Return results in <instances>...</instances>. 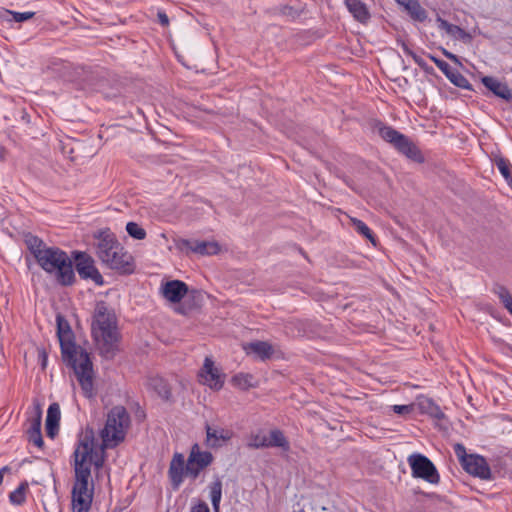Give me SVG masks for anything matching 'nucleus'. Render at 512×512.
I'll return each instance as SVG.
<instances>
[{
    "label": "nucleus",
    "mask_w": 512,
    "mask_h": 512,
    "mask_svg": "<svg viewBox=\"0 0 512 512\" xmlns=\"http://www.w3.org/2000/svg\"><path fill=\"white\" fill-rule=\"evenodd\" d=\"M454 453L468 474L482 480L492 479L491 469L485 457L478 454H467L465 446L461 443L454 445Z\"/></svg>",
    "instance_id": "6"
},
{
    "label": "nucleus",
    "mask_w": 512,
    "mask_h": 512,
    "mask_svg": "<svg viewBox=\"0 0 512 512\" xmlns=\"http://www.w3.org/2000/svg\"><path fill=\"white\" fill-rule=\"evenodd\" d=\"M130 422V415L126 408L120 405L114 406L108 412L105 426L100 431L102 449L113 448L124 441Z\"/></svg>",
    "instance_id": "5"
},
{
    "label": "nucleus",
    "mask_w": 512,
    "mask_h": 512,
    "mask_svg": "<svg viewBox=\"0 0 512 512\" xmlns=\"http://www.w3.org/2000/svg\"><path fill=\"white\" fill-rule=\"evenodd\" d=\"M398 3L403 6L410 17L418 22H424L427 19V12L421 6L419 0H398Z\"/></svg>",
    "instance_id": "27"
},
{
    "label": "nucleus",
    "mask_w": 512,
    "mask_h": 512,
    "mask_svg": "<svg viewBox=\"0 0 512 512\" xmlns=\"http://www.w3.org/2000/svg\"><path fill=\"white\" fill-rule=\"evenodd\" d=\"M222 487V481L218 476L215 477L214 481H212L208 486L209 496L214 512H219L220 509V502L222 499Z\"/></svg>",
    "instance_id": "30"
},
{
    "label": "nucleus",
    "mask_w": 512,
    "mask_h": 512,
    "mask_svg": "<svg viewBox=\"0 0 512 512\" xmlns=\"http://www.w3.org/2000/svg\"><path fill=\"white\" fill-rule=\"evenodd\" d=\"M436 21L438 23V28L446 31V33L449 34L451 37L461 40L466 44L472 42V35L463 28H461L460 26L451 24L447 20L441 18L440 16L437 17Z\"/></svg>",
    "instance_id": "23"
},
{
    "label": "nucleus",
    "mask_w": 512,
    "mask_h": 512,
    "mask_svg": "<svg viewBox=\"0 0 512 512\" xmlns=\"http://www.w3.org/2000/svg\"><path fill=\"white\" fill-rule=\"evenodd\" d=\"M126 231L128 235L136 240H143L146 238V231L136 222H128L126 224Z\"/></svg>",
    "instance_id": "37"
},
{
    "label": "nucleus",
    "mask_w": 512,
    "mask_h": 512,
    "mask_svg": "<svg viewBox=\"0 0 512 512\" xmlns=\"http://www.w3.org/2000/svg\"><path fill=\"white\" fill-rule=\"evenodd\" d=\"M175 246L180 252L186 255H189L190 253H195L201 256L216 255L220 251L218 243L211 241H199L180 238L175 241Z\"/></svg>",
    "instance_id": "10"
},
{
    "label": "nucleus",
    "mask_w": 512,
    "mask_h": 512,
    "mask_svg": "<svg viewBox=\"0 0 512 512\" xmlns=\"http://www.w3.org/2000/svg\"><path fill=\"white\" fill-rule=\"evenodd\" d=\"M147 388L157 394L164 402H173L170 383L161 376H151L147 379Z\"/></svg>",
    "instance_id": "20"
},
{
    "label": "nucleus",
    "mask_w": 512,
    "mask_h": 512,
    "mask_svg": "<svg viewBox=\"0 0 512 512\" xmlns=\"http://www.w3.org/2000/svg\"><path fill=\"white\" fill-rule=\"evenodd\" d=\"M281 13L285 16H289L291 18H296L299 16V12L295 10L292 6L285 5L281 8Z\"/></svg>",
    "instance_id": "46"
},
{
    "label": "nucleus",
    "mask_w": 512,
    "mask_h": 512,
    "mask_svg": "<svg viewBox=\"0 0 512 512\" xmlns=\"http://www.w3.org/2000/svg\"><path fill=\"white\" fill-rule=\"evenodd\" d=\"M481 83L491 91L495 96L510 101L512 99V92L506 83L499 81L493 76H483Z\"/></svg>",
    "instance_id": "22"
},
{
    "label": "nucleus",
    "mask_w": 512,
    "mask_h": 512,
    "mask_svg": "<svg viewBox=\"0 0 512 512\" xmlns=\"http://www.w3.org/2000/svg\"><path fill=\"white\" fill-rule=\"evenodd\" d=\"M94 238L98 240L96 252L101 261L104 258L109 257L113 250L121 251V244L118 242L114 233L109 229L96 232L94 234Z\"/></svg>",
    "instance_id": "13"
},
{
    "label": "nucleus",
    "mask_w": 512,
    "mask_h": 512,
    "mask_svg": "<svg viewBox=\"0 0 512 512\" xmlns=\"http://www.w3.org/2000/svg\"><path fill=\"white\" fill-rule=\"evenodd\" d=\"M6 154H7L6 148L3 147V146H0V160L1 161H5L6 160Z\"/></svg>",
    "instance_id": "52"
},
{
    "label": "nucleus",
    "mask_w": 512,
    "mask_h": 512,
    "mask_svg": "<svg viewBox=\"0 0 512 512\" xmlns=\"http://www.w3.org/2000/svg\"><path fill=\"white\" fill-rule=\"evenodd\" d=\"M72 510L73 512H89L94 494V486L90 490L82 491L72 488Z\"/></svg>",
    "instance_id": "21"
},
{
    "label": "nucleus",
    "mask_w": 512,
    "mask_h": 512,
    "mask_svg": "<svg viewBox=\"0 0 512 512\" xmlns=\"http://www.w3.org/2000/svg\"><path fill=\"white\" fill-rule=\"evenodd\" d=\"M60 419H61L60 406L58 403L54 402V403L50 404L47 409L46 422L55 423V424L59 425Z\"/></svg>",
    "instance_id": "38"
},
{
    "label": "nucleus",
    "mask_w": 512,
    "mask_h": 512,
    "mask_svg": "<svg viewBox=\"0 0 512 512\" xmlns=\"http://www.w3.org/2000/svg\"><path fill=\"white\" fill-rule=\"evenodd\" d=\"M412 58L414 60V62L422 69L426 70L427 69V63L425 62V60L423 58H421L420 56H418L417 54H413L412 55Z\"/></svg>",
    "instance_id": "49"
},
{
    "label": "nucleus",
    "mask_w": 512,
    "mask_h": 512,
    "mask_svg": "<svg viewBox=\"0 0 512 512\" xmlns=\"http://www.w3.org/2000/svg\"><path fill=\"white\" fill-rule=\"evenodd\" d=\"M34 16L35 12L31 11L16 12L5 8L0 9V20L9 24L13 22L22 23L33 18Z\"/></svg>",
    "instance_id": "28"
},
{
    "label": "nucleus",
    "mask_w": 512,
    "mask_h": 512,
    "mask_svg": "<svg viewBox=\"0 0 512 512\" xmlns=\"http://www.w3.org/2000/svg\"><path fill=\"white\" fill-rule=\"evenodd\" d=\"M37 264L60 286H73L77 281L72 265V251L68 254L57 246H50Z\"/></svg>",
    "instance_id": "3"
},
{
    "label": "nucleus",
    "mask_w": 512,
    "mask_h": 512,
    "mask_svg": "<svg viewBox=\"0 0 512 512\" xmlns=\"http://www.w3.org/2000/svg\"><path fill=\"white\" fill-rule=\"evenodd\" d=\"M493 291L499 297L505 308L508 307L510 303H512V296L505 286L496 285Z\"/></svg>",
    "instance_id": "39"
},
{
    "label": "nucleus",
    "mask_w": 512,
    "mask_h": 512,
    "mask_svg": "<svg viewBox=\"0 0 512 512\" xmlns=\"http://www.w3.org/2000/svg\"><path fill=\"white\" fill-rule=\"evenodd\" d=\"M38 361L41 365V368L44 370L47 367L48 362V353L45 348H38Z\"/></svg>",
    "instance_id": "43"
},
{
    "label": "nucleus",
    "mask_w": 512,
    "mask_h": 512,
    "mask_svg": "<svg viewBox=\"0 0 512 512\" xmlns=\"http://www.w3.org/2000/svg\"><path fill=\"white\" fill-rule=\"evenodd\" d=\"M506 309L512 315V302L510 303V305L508 307H506Z\"/></svg>",
    "instance_id": "53"
},
{
    "label": "nucleus",
    "mask_w": 512,
    "mask_h": 512,
    "mask_svg": "<svg viewBox=\"0 0 512 512\" xmlns=\"http://www.w3.org/2000/svg\"><path fill=\"white\" fill-rule=\"evenodd\" d=\"M248 349L261 360L270 359L273 355V347L265 341H255L248 344Z\"/></svg>",
    "instance_id": "31"
},
{
    "label": "nucleus",
    "mask_w": 512,
    "mask_h": 512,
    "mask_svg": "<svg viewBox=\"0 0 512 512\" xmlns=\"http://www.w3.org/2000/svg\"><path fill=\"white\" fill-rule=\"evenodd\" d=\"M441 52L442 54L449 60L457 63V64H460V61H459V58L457 55L453 54L452 52L448 51L447 49L445 48H441Z\"/></svg>",
    "instance_id": "47"
},
{
    "label": "nucleus",
    "mask_w": 512,
    "mask_h": 512,
    "mask_svg": "<svg viewBox=\"0 0 512 512\" xmlns=\"http://www.w3.org/2000/svg\"><path fill=\"white\" fill-rule=\"evenodd\" d=\"M94 444V431L91 428H87L86 431L80 435L77 443V447L73 453L74 458L85 459L92 461Z\"/></svg>",
    "instance_id": "19"
},
{
    "label": "nucleus",
    "mask_w": 512,
    "mask_h": 512,
    "mask_svg": "<svg viewBox=\"0 0 512 512\" xmlns=\"http://www.w3.org/2000/svg\"><path fill=\"white\" fill-rule=\"evenodd\" d=\"M27 482H22L15 490L9 494V501L14 505H22L26 500Z\"/></svg>",
    "instance_id": "36"
},
{
    "label": "nucleus",
    "mask_w": 512,
    "mask_h": 512,
    "mask_svg": "<svg viewBox=\"0 0 512 512\" xmlns=\"http://www.w3.org/2000/svg\"><path fill=\"white\" fill-rule=\"evenodd\" d=\"M88 463L93 464L97 469L101 468L104 464V455H98L97 453H92V461L88 459Z\"/></svg>",
    "instance_id": "45"
},
{
    "label": "nucleus",
    "mask_w": 512,
    "mask_h": 512,
    "mask_svg": "<svg viewBox=\"0 0 512 512\" xmlns=\"http://www.w3.org/2000/svg\"><path fill=\"white\" fill-rule=\"evenodd\" d=\"M351 226L362 237L366 238L374 247L377 246L378 240L373 231L360 219L351 218Z\"/></svg>",
    "instance_id": "32"
},
{
    "label": "nucleus",
    "mask_w": 512,
    "mask_h": 512,
    "mask_svg": "<svg viewBox=\"0 0 512 512\" xmlns=\"http://www.w3.org/2000/svg\"><path fill=\"white\" fill-rule=\"evenodd\" d=\"M72 265L82 280H91L97 286L105 284L103 276L95 265L94 258L87 252L72 250Z\"/></svg>",
    "instance_id": "7"
},
{
    "label": "nucleus",
    "mask_w": 512,
    "mask_h": 512,
    "mask_svg": "<svg viewBox=\"0 0 512 512\" xmlns=\"http://www.w3.org/2000/svg\"><path fill=\"white\" fill-rule=\"evenodd\" d=\"M75 483L74 489L88 491L89 479L91 477V468L88 460L74 458Z\"/></svg>",
    "instance_id": "18"
},
{
    "label": "nucleus",
    "mask_w": 512,
    "mask_h": 512,
    "mask_svg": "<svg viewBox=\"0 0 512 512\" xmlns=\"http://www.w3.org/2000/svg\"><path fill=\"white\" fill-rule=\"evenodd\" d=\"M190 512H210V509L206 502L198 500L191 506Z\"/></svg>",
    "instance_id": "42"
},
{
    "label": "nucleus",
    "mask_w": 512,
    "mask_h": 512,
    "mask_svg": "<svg viewBox=\"0 0 512 512\" xmlns=\"http://www.w3.org/2000/svg\"><path fill=\"white\" fill-rule=\"evenodd\" d=\"M247 446L253 449L268 448V437L259 434L251 435Z\"/></svg>",
    "instance_id": "40"
},
{
    "label": "nucleus",
    "mask_w": 512,
    "mask_h": 512,
    "mask_svg": "<svg viewBox=\"0 0 512 512\" xmlns=\"http://www.w3.org/2000/svg\"><path fill=\"white\" fill-rule=\"evenodd\" d=\"M391 409L398 415H408L414 411V404L409 405H393Z\"/></svg>",
    "instance_id": "41"
},
{
    "label": "nucleus",
    "mask_w": 512,
    "mask_h": 512,
    "mask_svg": "<svg viewBox=\"0 0 512 512\" xmlns=\"http://www.w3.org/2000/svg\"><path fill=\"white\" fill-rule=\"evenodd\" d=\"M46 434L50 438H54L59 431V425L55 423L45 422Z\"/></svg>",
    "instance_id": "44"
},
{
    "label": "nucleus",
    "mask_w": 512,
    "mask_h": 512,
    "mask_svg": "<svg viewBox=\"0 0 512 512\" xmlns=\"http://www.w3.org/2000/svg\"><path fill=\"white\" fill-rule=\"evenodd\" d=\"M414 478L423 479L430 484H438L440 475L434 463L425 455L414 453L407 459Z\"/></svg>",
    "instance_id": "8"
},
{
    "label": "nucleus",
    "mask_w": 512,
    "mask_h": 512,
    "mask_svg": "<svg viewBox=\"0 0 512 512\" xmlns=\"http://www.w3.org/2000/svg\"><path fill=\"white\" fill-rule=\"evenodd\" d=\"M401 47H402V49H403L405 54H407V55L412 57L414 52L409 48V46L404 41L401 42Z\"/></svg>",
    "instance_id": "51"
},
{
    "label": "nucleus",
    "mask_w": 512,
    "mask_h": 512,
    "mask_svg": "<svg viewBox=\"0 0 512 512\" xmlns=\"http://www.w3.org/2000/svg\"><path fill=\"white\" fill-rule=\"evenodd\" d=\"M369 127L373 133H377L385 142L389 143L398 153L410 160L423 163L424 156L420 149L405 134L387 125L379 119H371Z\"/></svg>",
    "instance_id": "4"
},
{
    "label": "nucleus",
    "mask_w": 512,
    "mask_h": 512,
    "mask_svg": "<svg viewBox=\"0 0 512 512\" xmlns=\"http://www.w3.org/2000/svg\"><path fill=\"white\" fill-rule=\"evenodd\" d=\"M232 383L241 390H248L256 387L257 383L253 375L249 373H238L232 377Z\"/></svg>",
    "instance_id": "35"
},
{
    "label": "nucleus",
    "mask_w": 512,
    "mask_h": 512,
    "mask_svg": "<svg viewBox=\"0 0 512 512\" xmlns=\"http://www.w3.org/2000/svg\"><path fill=\"white\" fill-rule=\"evenodd\" d=\"M198 375L203 379V383L212 389L219 390L224 385V375L215 367L214 361L210 357L205 358Z\"/></svg>",
    "instance_id": "14"
},
{
    "label": "nucleus",
    "mask_w": 512,
    "mask_h": 512,
    "mask_svg": "<svg viewBox=\"0 0 512 512\" xmlns=\"http://www.w3.org/2000/svg\"><path fill=\"white\" fill-rule=\"evenodd\" d=\"M41 420L42 414L41 411L38 410L35 416L28 420L29 427L26 431L28 441L33 443L38 448H42L44 445L43 437L41 434Z\"/></svg>",
    "instance_id": "24"
},
{
    "label": "nucleus",
    "mask_w": 512,
    "mask_h": 512,
    "mask_svg": "<svg viewBox=\"0 0 512 512\" xmlns=\"http://www.w3.org/2000/svg\"><path fill=\"white\" fill-rule=\"evenodd\" d=\"M214 460L210 451H202L197 443L193 444L186 462V475L196 479L200 472L212 464Z\"/></svg>",
    "instance_id": "9"
},
{
    "label": "nucleus",
    "mask_w": 512,
    "mask_h": 512,
    "mask_svg": "<svg viewBox=\"0 0 512 512\" xmlns=\"http://www.w3.org/2000/svg\"><path fill=\"white\" fill-rule=\"evenodd\" d=\"M24 243L29 250V252L33 255L36 262L39 261L40 257L44 256V253L47 251L48 246L41 238L32 233H26L24 235Z\"/></svg>",
    "instance_id": "25"
},
{
    "label": "nucleus",
    "mask_w": 512,
    "mask_h": 512,
    "mask_svg": "<svg viewBox=\"0 0 512 512\" xmlns=\"http://www.w3.org/2000/svg\"><path fill=\"white\" fill-rule=\"evenodd\" d=\"M158 21L162 26L169 25V18L164 11H158L157 13Z\"/></svg>",
    "instance_id": "48"
},
{
    "label": "nucleus",
    "mask_w": 512,
    "mask_h": 512,
    "mask_svg": "<svg viewBox=\"0 0 512 512\" xmlns=\"http://www.w3.org/2000/svg\"><path fill=\"white\" fill-rule=\"evenodd\" d=\"M56 324L62 359L68 367L73 369L84 396L91 398L93 396V364L90 355L85 349L78 350L74 333L64 316L58 314Z\"/></svg>",
    "instance_id": "1"
},
{
    "label": "nucleus",
    "mask_w": 512,
    "mask_h": 512,
    "mask_svg": "<svg viewBox=\"0 0 512 512\" xmlns=\"http://www.w3.org/2000/svg\"><path fill=\"white\" fill-rule=\"evenodd\" d=\"M428 57L452 84L462 89L474 90L468 79L457 69L452 68L446 61L432 54H428Z\"/></svg>",
    "instance_id": "12"
},
{
    "label": "nucleus",
    "mask_w": 512,
    "mask_h": 512,
    "mask_svg": "<svg viewBox=\"0 0 512 512\" xmlns=\"http://www.w3.org/2000/svg\"><path fill=\"white\" fill-rule=\"evenodd\" d=\"M418 406L422 413L429 414L433 418L442 419L445 416L439 405H437L431 398H418Z\"/></svg>",
    "instance_id": "29"
},
{
    "label": "nucleus",
    "mask_w": 512,
    "mask_h": 512,
    "mask_svg": "<svg viewBox=\"0 0 512 512\" xmlns=\"http://www.w3.org/2000/svg\"><path fill=\"white\" fill-rule=\"evenodd\" d=\"M269 447H277L282 449L284 452L290 451V443L284 433L279 429L270 431V436L268 438V448Z\"/></svg>",
    "instance_id": "33"
},
{
    "label": "nucleus",
    "mask_w": 512,
    "mask_h": 512,
    "mask_svg": "<svg viewBox=\"0 0 512 512\" xmlns=\"http://www.w3.org/2000/svg\"><path fill=\"white\" fill-rule=\"evenodd\" d=\"M185 459L183 454L176 452L170 462L168 469V476L173 490H178L183 482L185 471Z\"/></svg>",
    "instance_id": "16"
},
{
    "label": "nucleus",
    "mask_w": 512,
    "mask_h": 512,
    "mask_svg": "<svg viewBox=\"0 0 512 512\" xmlns=\"http://www.w3.org/2000/svg\"><path fill=\"white\" fill-rule=\"evenodd\" d=\"M102 262L112 270L122 275H130L135 271V263L133 256L121 246V251L113 250L109 257Z\"/></svg>",
    "instance_id": "11"
},
{
    "label": "nucleus",
    "mask_w": 512,
    "mask_h": 512,
    "mask_svg": "<svg viewBox=\"0 0 512 512\" xmlns=\"http://www.w3.org/2000/svg\"><path fill=\"white\" fill-rule=\"evenodd\" d=\"M91 333L105 359H112L121 339L115 311L105 301H98L92 316Z\"/></svg>",
    "instance_id": "2"
},
{
    "label": "nucleus",
    "mask_w": 512,
    "mask_h": 512,
    "mask_svg": "<svg viewBox=\"0 0 512 512\" xmlns=\"http://www.w3.org/2000/svg\"><path fill=\"white\" fill-rule=\"evenodd\" d=\"M21 120L24 121L25 123L29 124L30 121H31V118H30V115L27 113L26 110H21Z\"/></svg>",
    "instance_id": "50"
},
{
    "label": "nucleus",
    "mask_w": 512,
    "mask_h": 512,
    "mask_svg": "<svg viewBox=\"0 0 512 512\" xmlns=\"http://www.w3.org/2000/svg\"><path fill=\"white\" fill-rule=\"evenodd\" d=\"M493 163L498 168L507 184L512 187V165L510 161L501 155H497L494 157Z\"/></svg>",
    "instance_id": "34"
},
{
    "label": "nucleus",
    "mask_w": 512,
    "mask_h": 512,
    "mask_svg": "<svg viewBox=\"0 0 512 512\" xmlns=\"http://www.w3.org/2000/svg\"><path fill=\"white\" fill-rule=\"evenodd\" d=\"M165 299L171 303H179L188 292V285L181 280H170L161 287Z\"/></svg>",
    "instance_id": "17"
},
{
    "label": "nucleus",
    "mask_w": 512,
    "mask_h": 512,
    "mask_svg": "<svg viewBox=\"0 0 512 512\" xmlns=\"http://www.w3.org/2000/svg\"><path fill=\"white\" fill-rule=\"evenodd\" d=\"M206 439L205 444L207 447L217 449L229 442L233 437V432L230 429L222 428L220 426L205 424Z\"/></svg>",
    "instance_id": "15"
},
{
    "label": "nucleus",
    "mask_w": 512,
    "mask_h": 512,
    "mask_svg": "<svg viewBox=\"0 0 512 512\" xmlns=\"http://www.w3.org/2000/svg\"><path fill=\"white\" fill-rule=\"evenodd\" d=\"M345 6L360 23H366L370 19L369 10L362 0H345Z\"/></svg>",
    "instance_id": "26"
}]
</instances>
